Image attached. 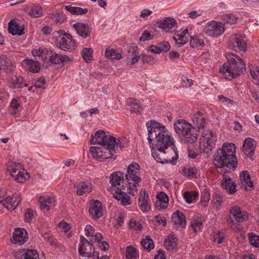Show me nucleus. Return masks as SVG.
<instances>
[{
	"mask_svg": "<svg viewBox=\"0 0 259 259\" xmlns=\"http://www.w3.org/2000/svg\"><path fill=\"white\" fill-rule=\"evenodd\" d=\"M130 111L133 113H135L136 114H141L143 111V108L141 105L139 103V102L134 105L132 107H131Z\"/></svg>",
	"mask_w": 259,
	"mask_h": 259,
	"instance_id": "57",
	"label": "nucleus"
},
{
	"mask_svg": "<svg viewBox=\"0 0 259 259\" xmlns=\"http://www.w3.org/2000/svg\"><path fill=\"white\" fill-rule=\"evenodd\" d=\"M197 169L195 167H185L182 169V173L189 178H196Z\"/></svg>",
	"mask_w": 259,
	"mask_h": 259,
	"instance_id": "41",
	"label": "nucleus"
},
{
	"mask_svg": "<svg viewBox=\"0 0 259 259\" xmlns=\"http://www.w3.org/2000/svg\"><path fill=\"white\" fill-rule=\"evenodd\" d=\"M128 53L129 56L127 63H130V65H134L138 61L140 57L137 47H135L130 48Z\"/></svg>",
	"mask_w": 259,
	"mask_h": 259,
	"instance_id": "33",
	"label": "nucleus"
},
{
	"mask_svg": "<svg viewBox=\"0 0 259 259\" xmlns=\"http://www.w3.org/2000/svg\"><path fill=\"white\" fill-rule=\"evenodd\" d=\"M202 226V221L201 218L193 219L191 221V227L194 232L200 231Z\"/></svg>",
	"mask_w": 259,
	"mask_h": 259,
	"instance_id": "46",
	"label": "nucleus"
},
{
	"mask_svg": "<svg viewBox=\"0 0 259 259\" xmlns=\"http://www.w3.org/2000/svg\"><path fill=\"white\" fill-rule=\"evenodd\" d=\"M174 128L181 140L186 144H192L197 139L191 124L184 120H179L174 124Z\"/></svg>",
	"mask_w": 259,
	"mask_h": 259,
	"instance_id": "6",
	"label": "nucleus"
},
{
	"mask_svg": "<svg viewBox=\"0 0 259 259\" xmlns=\"http://www.w3.org/2000/svg\"><path fill=\"white\" fill-rule=\"evenodd\" d=\"M231 47L235 52L245 53L246 43L244 36L241 34H236L232 38Z\"/></svg>",
	"mask_w": 259,
	"mask_h": 259,
	"instance_id": "15",
	"label": "nucleus"
},
{
	"mask_svg": "<svg viewBox=\"0 0 259 259\" xmlns=\"http://www.w3.org/2000/svg\"><path fill=\"white\" fill-rule=\"evenodd\" d=\"M238 18L233 14H226L223 16V21L224 23H229L230 24H235Z\"/></svg>",
	"mask_w": 259,
	"mask_h": 259,
	"instance_id": "48",
	"label": "nucleus"
},
{
	"mask_svg": "<svg viewBox=\"0 0 259 259\" xmlns=\"http://www.w3.org/2000/svg\"><path fill=\"white\" fill-rule=\"evenodd\" d=\"M221 184L223 188L230 194H233L236 192V185L230 177L224 176Z\"/></svg>",
	"mask_w": 259,
	"mask_h": 259,
	"instance_id": "24",
	"label": "nucleus"
},
{
	"mask_svg": "<svg viewBox=\"0 0 259 259\" xmlns=\"http://www.w3.org/2000/svg\"><path fill=\"white\" fill-rule=\"evenodd\" d=\"M8 31L12 35H18L19 36L24 33V28H20L19 24L14 20H11L8 23Z\"/></svg>",
	"mask_w": 259,
	"mask_h": 259,
	"instance_id": "29",
	"label": "nucleus"
},
{
	"mask_svg": "<svg viewBox=\"0 0 259 259\" xmlns=\"http://www.w3.org/2000/svg\"><path fill=\"white\" fill-rule=\"evenodd\" d=\"M175 41L177 47H180L182 45L185 44L187 41L188 39L184 36V34L176 35L173 37Z\"/></svg>",
	"mask_w": 259,
	"mask_h": 259,
	"instance_id": "47",
	"label": "nucleus"
},
{
	"mask_svg": "<svg viewBox=\"0 0 259 259\" xmlns=\"http://www.w3.org/2000/svg\"><path fill=\"white\" fill-rule=\"evenodd\" d=\"M141 243L143 247L147 249L148 251H150L154 247L153 240L150 238L149 236H147L145 239H143Z\"/></svg>",
	"mask_w": 259,
	"mask_h": 259,
	"instance_id": "42",
	"label": "nucleus"
},
{
	"mask_svg": "<svg viewBox=\"0 0 259 259\" xmlns=\"http://www.w3.org/2000/svg\"><path fill=\"white\" fill-rule=\"evenodd\" d=\"M16 259H39L36 250L23 249L15 253Z\"/></svg>",
	"mask_w": 259,
	"mask_h": 259,
	"instance_id": "20",
	"label": "nucleus"
},
{
	"mask_svg": "<svg viewBox=\"0 0 259 259\" xmlns=\"http://www.w3.org/2000/svg\"><path fill=\"white\" fill-rule=\"evenodd\" d=\"M156 198L157 200L155 204L158 209H163L167 207L168 199L165 193L161 192L157 195Z\"/></svg>",
	"mask_w": 259,
	"mask_h": 259,
	"instance_id": "28",
	"label": "nucleus"
},
{
	"mask_svg": "<svg viewBox=\"0 0 259 259\" xmlns=\"http://www.w3.org/2000/svg\"><path fill=\"white\" fill-rule=\"evenodd\" d=\"M140 169L139 164L136 162H133L128 166L127 172L125 175L127 183L126 185L127 192L133 196H135L134 192H137V187L141 181Z\"/></svg>",
	"mask_w": 259,
	"mask_h": 259,
	"instance_id": "5",
	"label": "nucleus"
},
{
	"mask_svg": "<svg viewBox=\"0 0 259 259\" xmlns=\"http://www.w3.org/2000/svg\"><path fill=\"white\" fill-rule=\"evenodd\" d=\"M153 37V35H152L150 32L148 30H145L142 33V35L140 37V40L142 41H145L146 40H149L152 39Z\"/></svg>",
	"mask_w": 259,
	"mask_h": 259,
	"instance_id": "54",
	"label": "nucleus"
},
{
	"mask_svg": "<svg viewBox=\"0 0 259 259\" xmlns=\"http://www.w3.org/2000/svg\"><path fill=\"white\" fill-rule=\"evenodd\" d=\"M230 213L233 216L236 221L238 223L243 222L247 220V215H245L244 211H242L240 207L234 206L230 209Z\"/></svg>",
	"mask_w": 259,
	"mask_h": 259,
	"instance_id": "26",
	"label": "nucleus"
},
{
	"mask_svg": "<svg viewBox=\"0 0 259 259\" xmlns=\"http://www.w3.org/2000/svg\"><path fill=\"white\" fill-rule=\"evenodd\" d=\"M158 46L160 51L161 52H167L169 51L170 49V45L167 41H163L158 44Z\"/></svg>",
	"mask_w": 259,
	"mask_h": 259,
	"instance_id": "56",
	"label": "nucleus"
},
{
	"mask_svg": "<svg viewBox=\"0 0 259 259\" xmlns=\"http://www.w3.org/2000/svg\"><path fill=\"white\" fill-rule=\"evenodd\" d=\"M77 33L83 38L90 36L92 28L87 23L77 22L72 25Z\"/></svg>",
	"mask_w": 259,
	"mask_h": 259,
	"instance_id": "19",
	"label": "nucleus"
},
{
	"mask_svg": "<svg viewBox=\"0 0 259 259\" xmlns=\"http://www.w3.org/2000/svg\"><path fill=\"white\" fill-rule=\"evenodd\" d=\"M93 50L91 48H84L81 52V55L83 59L88 62L93 59Z\"/></svg>",
	"mask_w": 259,
	"mask_h": 259,
	"instance_id": "45",
	"label": "nucleus"
},
{
	"mask_svg": "<svg viewBox=\"0 0 259 259\" xmlns=\"http://www.w3.org/2000/svg\"><path fill=\"white\" fill-rule=\"evenodd\" d=\"M204 116L200 111H197L196 113L192 115V119L194 124L199 121V120H202Z\"/></svg>",
	"mask_w": 259,
	"mask_h": 259,
	"instance_id": "60",
	"label": "nucleus"
},
{
	"mask_svg": "<svg viewBox=\"0 0 259 259\" xmlns=\"http://www.w3.org/2000/svg\"><path fill=\"white\" fill-rule=\"evenodd\" d=\"M248 239L251 245L255 247H259V236L253 233H248Z\"/></svg>",
	"mask_w": 259,
	"mask_h": 259,
	"instance_id": "49",
	"label": "nucleus"
},
{
	"mask_svg": "<svg viewBox=\"0 0 259 259\" xmlns=\"http://www.w3.org/2000/svg\"><path fill=\"white\" fill-rule=\"evenodd\" d=\"M224 239V236L223 234L219 233L215 234L213 237V241L216 242L218 244H221Z\"/></svg>",
	"mask_w": 259,
	"mask_h": 259,
	"instance_id": "62",
	"label": "nucleus"
},
{
	"mask_svg": "<svg viewBox=\"0 0 259 259\" xmlns=\"http://www.w3.org/2000/svg\"><path fill=\"white\" fill-rule=\"evenodd\" d=\"M55 202V198L49 196H41L39 198V203L40 204V208L46 209L47 210H50V205Z\"/></svg>",
	"mask_w": 259,
	"mask_h": 259,
	"instance_id": "31",
	"label": "nucleus"
},
{
	"mask_svg": "<svg viewBox=\"0 0 259 259\" xmlns=\"http://www.w3.org/2000/svg\"><path fill=\"white\" fill-rule=\"evenodd\" d=\"M212 202L215 204L221 205L222 203V198L218 193L212 195Z\"/></svg>",
	"mask_w": 259,
	"mask_h": 259,
	"instance_id": "64",
	"label": "nucleus"
},
{
	"mask_svg": "<svg viewBox=\"0 0 259 259\" xmlns=\"http://www.w3.org/2000/svg\"><path fill=\"white\" fill-rule=\"evenodd\" d=\"M129 226L136 231L141 230L142 225L138 222L131 220L129 223Z\"/></svg>",
	"mask_w": 259,
	"mask_h": 259,
	"instance_id": "59",
	"label": "nucleus"
},
{
	"mask_svg": "<svg viewBox=\"0 0 259 259\" xmlns=\"http://www.w3.org/2000/svg\"><path fill=\"white\" fill-rule=\"evenodd\" d=\"M54 22L57 25L62 23L66 19V16L63 13H58L55 16Z\"/></svg>",
	"mask_w": 259,
	"mask_h": 259,
	"instance_id": "52",
	"label": "nucleus"
},
{
	"mask_svg": "<svg viewBox=\"0 0 259 259\" xmlns=\"http://www.w3.org/2000/svg\"><path fill=\"white\" fill-rule=\"evenodd\" d=\"M177 245V240L174 235H170L165 240L164 246L167 250H172Z\"/></svg>",
	"mask_w": 259,
	"mask_h": 259,
	"instance_id": "38",
	"label": "nucleus"
},
{
	"mask_svg": "<svg viewBox=\"0 0 259 259\" xmlns=\"http://www.w3.org/2000/svg\"><path fill=\"white\" fill-rule=\"evenodd\" d=\"M124 174L120 171H117L113 172L110 176L109 183L111 185L109 188V191L113 193L117 192L118 190H125L124 186Z\"/></svg>",
	"mask_w": 259,
	"mask_h": 259,
	"instance_id": "10",
	"label": "nucleus"
},
{
	"mask_svg": "<svg viewBox=\"0 0 259 259\" xmlns=\"http://www.w3.org/2000/svg\"><path fill=\"white\" fill-rule=\"evenodd\" d=\"M102 203L98 200L90 203L89 213L94 219H98L103 216Z\"/></svg>",
	"mask_w": 259,
	"mask_h": 259,
	"instance_id": "22",
	"label": "nucleus"
},
{
	"mask_svg": "<svg viewBox=\"0 0 259 259\" xmlns=\"http://www.w3.org/2000/svg\"><path fill=\"white\" fill-rule=\"evenodd\" d=\"M13 67L12 62L11 59L5 55L0 56V69L11 70Z\"/></svg>",
	"mask_w": 259,
	"mask_h": 259,
	"instance_id": "34",
	"label": "nucleus"
},
{
	"mask_svg": "<svg viewBox=\"0 0 259 259\" xmlns=\"http://www.w3.org/2000/svg\"><path fill=\"white\" fill-rule=\"evenodd\" d=\"M216 138L215 134L211 130L208 129L203 132L200 143L204 148L207 149L206 152L214 148Z\"/></svg>",
	"mask_w": 259,
	"mask_h": 259,
	"instance_id": "11",
	"label": "nucleus"
},
{
	"mask_svg": "<svg viewBox=\"0 0 259 259\" xmlns=\"http://www.w3.org/2000/svg\"><path fill=\"white\" fill-rule=\"evenodd\" d=\"M176 25V21L172 18L167 17L165 19L160 20L158 26L164 30L168 31Z\"/></svg>",
	"mask_w": 259,
	"mask_h": 259,
	"instance_id": "30",
	"label": "nucleus"
},
{
	"mask_svg": "<svg viewBox=\"0 0 259 259\" xmlns=\"http://www.w3.org/2000/svg\"><path fill=\"white\" fill-rule=\"evenodd\" d=\"M138 206L143 212H148L150 209L149 195L145 190L142 189L140 192Z\"/></svg>",
	"mask_w": 259,
	"mask_h": 259,
	"instance_id": "18",
	"label": "nucleus"
},
{
	"mask_svg": "<svg viewBox=\"0 0 259 259\" xmlns=\"http://www.w3.org/2000/svg\"><path fill=\"white\" fill-rule=\"evenodd\" d=\"M236 147L233 143H224L214 156L213 164L221 169V173L233 171L237 165Z\"/></svg>",
	"mask_w": 259,
	"mask_h": 259,
	"instance_id": "3",
	"label": "nucleus"
},
{
	"mask_svg": "<svg viewBox=\"0 0 259 259\" xmlns=\"http://www.w3.org/2000/svg\"><path fill=\"white\" fill-rule=\"evenodd\" d=\"M171 222L175 225H178L181 227L186 226V218L184 213L180 210L174 212L171 216Z\"/></svg>",
	"mask_w": 259,
	"mask_h": 259,
	"instance_id": "27",
	"label": "nucleus"
},
{
	"mask_svg": "<svg viewBox=\"0 0 259 259\" xmlns=\"http://www.w3.org/2000/svg\"><path fill=\"white\" fill-rule=\"evenodd\" d=\"M190 45L193 48L203 47L204 46L203 40L201 36L194 35L191 36Z\"/></svg>",
	"mask_w": 259,
	"mask_h": 259,
	"instance_id": "37",
	"label": "nucleus"
},
{
	"mask_svg": "<svg viewBox=\"0 0 259 259\" xmlns=\"http://www.w3.org/2000/svg\"><path fill=\"white\" fill-rule=\"evenodd\" d=\"M23 62L27 66L29 71L32 73L37 72L40 69L39 64L31 59L24 60Z\"/></svg>",
	"mask_w": 259,
	"mask_h": 259,
	"instance_id": "36",
	"label": "nucleus"
},
{
	"mask_svg": "<svg viewBox=\"0 0 259 259\" xmlns=\"http://www.w3.org/2000/svg\"><path fill=\"white\" fill-rule=\"evenodd\" d=\"M21 167L20 163L11 162L8 165V170L15 181L22 183L27 180L30 176L24 169L21 171Z\"/></svg>",
	"mask_w": 259,
	"mask_h": 259,
	"instance_id": "9",
	"label": "nucleus"
},
{
	"mask_svg": "<svg viewBox=\"0 0 259 259\" xmlns=\"http://www.w3.org/2000/svg\"><path fill=\"white\" fill-rule=\"evenodd\" d=\"M105 56L110 59L119 60L121 58V55L120 53H118L117 51L114 49H106L105 52Z\"/></svg>",
	"mask_w": 259,
	"mask_h": 259,
	"instance_id": "39",
	"label": "nucleus"
},
{
	"mask_svg": "<svg viewBox=\"0 0 259 259\" xmlns=\"http://www.w3.org/2000/svg\"><path fill=\"white\" fill-rule=\"evenodd\" d=\"M46 80L44 77L38 78L34 84V86L37 89H45Z\"/></svg>",
	"mask_w": 259,
	"mask_h": 259,
	"instance_id": "55",
	"label": "nucleus"
},
{
	"mask_svg": "<svg viewBox=\"0 0 259 259\" xmlns=\"http://www.w3.org/2000/svg\"><path fill=\"white\" fill-rule=\"evenodd\" d=\"M92 190V187L90 183L85 182L79 183L78 184L76 193L77 195L82 196L84 194L89 193Z\"/></svg>",
	"mask_w": 259,
	"mask_h": 259,
	"instance_id": "32",
	"label": "nucleus"
},
{
	"mask_svg": "<svg viewBox=\"0 0 259 259\" xmlns=\"http://www.w3.org/2000/svg\"><path fill=\"white\" fill-rule=\"evenodd\" d=\"M148 132L147 140L149 145H152L157 147L169 149L174 153L171 156V164L175 165L178 158V150L176 147L175 140L161 123L154 120H151L146 123Z\"/></svg>",
	"mask_w": 259,
	"mask_h": 259,
	"instance_id": "2",
	"label": "nucleus"
},
{
	"mask_svg": "<svg viewBox=\"0 0 259 259\" xmlns=\"http://www.w3.org/2000/svg\"><path fill=\"white\" fill-rule=\"evenodd\" d=\"M227 58V62L222 66L220 70L226 78L231 80L243 73L245 65L242 59L234 53H228Z\"/></svg>",
	"mask_w": 259,
	"mask_h": 259,
	"instance_id": "4",
	"label": "nucleus"
},
{
	"mask_svg": "<svg viewBox=\"0 0 259 259\" xmlns=\"http://www.w3.org/2000/svg\"><path fill=\"white\" fill-rule=\"evenodd\" d=\"M224 31V24L220 22L211 21L207 23L203 29V32L210 36L218 37Z\"/></svg>",
	"mask_w": 259,
	"mask_h": 259,
	"instance_id": "12",
	"label": "nucleus"
},
{
	"mask_svg": "<svg viewBox=\"0 0 259 259\" xmlns=\"http://www.w3.org/2000/svg\"><path fill=\"white\" fill-rule=\"evenodd\" d=\"M28 234L24 229L17 228L13 233L12 242L15 244L22 245L28 240Z\"/></svg>",
	"mask_w": 259,
	"mask_h": 259,
	"instance_id": "17",
	"label": "nucleus"
},
{
	"mask_svg": "<svg viewBox=\"0 0 259 259\" xmlns=\"http://www.w3.org/2000/svg\"><path fill=\"white\" fill-rule=\"evenodd\" d=\"M239 181V185L246 190L250 191L253 189V185L247 170L243 171L240 173Z\"/></svg>",
	"mask_w": 259,
	"mask_h": 259,
	"instance_id": "21",
	"label": "nucleus"
},
{
	"mask_svg": "<svg viewBox=\"0 0 259 259\" xmlns=\"http://www.w3.org/2000/svg\"><path fill=\"white\" fill-rule=\"evenodd\" d=\"M21 201L20 194L15 193L13 196L1 195L0 203L9 210H14Z\"/></svg>",
	"mask_w": 259,
	"mask_h": 259,
	"instance_id": "13",
	"label": "nucleus"
},
{
	"mask_svg": "<svg viewBox=\"0 0 259 259\" xmlns=\"http://www.w3.org/2000/svg\"><path fill=\"white\" fill-rule=\"evenodd\" d=\"M85 235L87 237L93 236L94 229L91 225H87L85 227Z\"/></svg>",
	"mask_w": 259,
	"mask_h": 259,
	"instance_id": "63",
	"label": "nucleus"
},
{
	"mask_svg": "<svg viewBox=\"0 0 259 259\" xmlns=\"http://www.w3.org/2000/svg\"><path fill=\"white\" fill-rule=\"evenodd\" d=\"M210 199V190L205 189L201 192L200 203L202 206L206 207Z\"/></svg>",
	"mask_w": 259,
	"mask_h": 259,
	"instance_id": "40",
	"label": "nucleus"
},
{
	"mask_svg": "<svg viewBox=\"0 0 259 259\" xmlns=\"http://www.w3.org/2000/svg\"><path fill=\"white\" fill-rule=\"evenodd\" d=\"M46 53V58H45L44 63L47 62L48 64H59L61 62L70 61V59L66 55L63 56L53 52L50 50L45 51Z\"/></svg>",
	"mask_w": 259,
	"mask_h": 259,
	"instance_id": "14",
	"label": "nucleus"
},
{
	"mask_svg": "<svg viewBox=\"0 0 259 259\" xmlns=\"http://www.w3.org/2000/svg\"><path fill=\"white\" fill-rule=\"evenodd\" d=\"M25 219L28 222H30L34 216V211L31 208H27L25 212Z\"/></svg>",
	"mask_w": 259,
	"mask_h": 259,
	"instance_id": "61",
	"label": "nucleus"
},
{
	"mask_svg": "<svg viewBox=\"0 0 259 259\" xmlns=\"http://www.w3.org/2000/svg\"><path fill=\"white\" fill-rule=\"evenodd\" d=\"M93 250H94V248L93 244L83 236H80L78 247L79 254L85 257H91V255Z\"/></svg>",
	"mask_w": 259,
	"mask_h": 259,
	"instance_id": "16",
	"label": "nucleus"
},
{
	"mask_svg": "<svg viewBox=\"0 0 259 259\" xmlns=\"http://www.w3.org/2000/svg\"><path fill=\"white\" fill-rule=\"evenodd\" d=\"M151 150V154L153 158L158 163H171V155L174 154L170 150L157 147L152 145H149Z\"/></svg>",
	"mask_w": 259,
	"mask_h": 259,
	"instance_id": "8",
	"label": "nucleus"
},
{
	"mask_svg": "<svg viewBox=\"0 0 259 259\" xmlns=\"http://www.w3.org/2000/svg\"><path fill=\"white\" fill-rule=\"evenodd\" d=\"M123 190H118L117 192L112 193L113 196L115 199L120 202L122 205H128L131 204V198Z\"/></svg>",
	"mask_w": 259,
	"mask_h": 259,
	"instance_id": "23",
	"label": "nucleus"
},
{
	"mask_svg": "<svg viewBox=\"0 0 259 259\" xmlns=\"http://www.w3.org/2000/svg\"><path fill=\"white\" fill-rule=\"evenodd\" d=\"M42 13V10L41 7L36 6L32 8L29 12V14L34 18L40 17Z\"/></svg>",
	"mask_w": 259,
	"mask_h": 259,
	"instance_id": "51",
	"label": "nucleus"
},
{
	"mask_svg": "<svg viewBox=\"0 0 259 259\" xmlns=\"http://www.w3.org/2000/svg\"><path fill=\"white\" fill-rule=\"evenodd\" d=\"M182 79L183 85L186 87H190L193 84V81L192 79L189 78L185 75H182Z\"/></svg>",
	"mask_w": 259,
	"mask_h": 259,
	"instance_id": "58",
	"label": "nucleus"
},
{
	"mask_svg": "<svg viewBox=\"0 0 259 259\" xmlns=\"http://www.w3.org/2000/svg\"><path fill=\"white\" fill-rule=\"evenodd\" d=\"M125 256L127 259H136L138 256L137 250L132 246L126 247L125 250Z\"/></svg>",
	"mask_w": 259,
	"mask_h": 259,
	"instance_id": "44",
	"label": "nucleus"
},
{
	"mask_svg": "<svg viewBox=\"0 0 259 259\" xmlns=\"http://www.w3.org/2000/svg\"><path fill=\"white\" fill-rule=\"evenodd\" d=\"M198 197V193L193 192H186L184 194V197L188 204L194 202Z\"/></svg>",
	"mask_w": 259,
	"mask_h": 259,
	"instance_id": "43",
	"label": "nucleus"
},
{
	"mask_svg": "<svg viewBox=\"0 0 259 259\" xmlns=\"http://www.w3.org/2000/svg\"><path fill=\"white\" fill-rule=\"evenodd\" d=\"M48 49H42L39 48L38 50H33L31 53L33 56H38L39 59L42 60L44 62L45 58H46V53L45 51H47Z\"/></svg>",
	"mask_w": 259,
	"mask_h": 259,
	"instance_id": "50",
	"label": "nucleus"
},
{
	"mask_svg": "<svg viewBox=\"0 0 259 259\" xmlns=\"http://www.w3.org/2000/svg\"><path fill=\"white\" fill-rule=\"evenodd\" d=\"M65 9L72 15H84L88 13V9L78 7H73L71 5L65 6Z\"/></svg>",
	"mask_w": 259,
	"mask_h": 259,
	"instance_id": "35",
	"label": "nucleus"
},
{
	"mask_svg": "<svg viewBox=\"0 0 259 259\" xmlns=\"http://www.w3.org/2000/svg\"><path fill=\"white\" fill-rule=\"evenodd\" d=\"M218 98L219 101L221 102L224 105L229 106L230 105H232L233 104V101L229 99L227 97L224 96L223 95H219L218 96Z\"/></svg>",
	"mask_w": 259,
	"mask_h": 259,
	"instance_id": "53",
	"label": "nucleus"
},
{
	"mask_svg": "<svg viewBox=\"0 0 259 259\" xmlns=\"http://www.w3.org/2000/svg\"><path fill=\"white\" fill-rule=\"evenodd\" d=\"M53 39L56 46L62 50L69 51L74 49L75 42L69 33H63V30L55 31L53 34Z\"/></svg>",
	"mask_w": 259,
	"mask_h": 259,
	"instance_id": "7",
	"label": "nucleus"
},
{
	"mask_svg": "<svg viewBox=\"0 0 259 259\" xmlns=\"http://www.w3.org/2000/svg\"><path fill=\"white\" fill-rule=\"evenodd\" d=\"M90 143L91 145L101 146H92L90 151L94 158L104 160L112 158L115 146H119L121 149L124 148L126 140L125 138L116 139L111 135H107L104 131L99 130L94 136L92 135Z\"/></svg>",
	"mask_w": 259,
	"mask_h": 259,
	"instance_id": "1",
	"label": "nucleus"
},
{
	"mask_svg": "<svg viewBox=\"0 0 259 259\" xmlns=\"http://www.w3.org/2000/svg\"><path fill=\"white\" fill-rule=\"evenodd\" d=\"M253 143L254 140L250 138L245 139L244 141L242 146V151L246 155V158L250 157L254 154Z\"/></svg>",
	"mask_w": 259,
	"mask_h": 259,
	"instance_id": "25",
	"label": "nucleus"
}]
</instances>
